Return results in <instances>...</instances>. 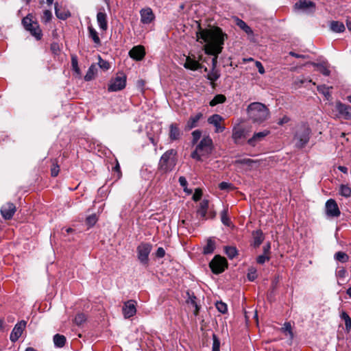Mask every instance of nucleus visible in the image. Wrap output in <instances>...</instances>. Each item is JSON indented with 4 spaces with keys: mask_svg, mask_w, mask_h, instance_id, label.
<instances>
[{
    "mask_svg": "<svg viewBox=\"0 0 351 351\" xmlns=\"http://www.w3.org/2000/svg\"><path fill=\"white\" fill-rule=\"evenodd\" d=\"M228 263L226 258L220 255H215L209 263V267L215 274H219L223 272L228 268Z\"/></svg>",
    "mask_w": 351,
    "mask_h": 351,
    "instance_id": "8",
    "label": "nucleus"
},
{
    "mask_svg": "<svg viewBox=\"0 0 351 351\" xmlns=\"http://www.w3.org/2000/svg\"><path fill=\"white\" fill-rule=\"evenodd\" d=\"M257 277L256 271L254 269H252L247 274V278L250 281H254Z\"/></svg>",
    "mask_w": 351,
    "mask_h": 351,
    "instance_id": "61",
    "label": "nucleus"
},
{
    "mask_svg": "<svg viewBox=\"0 0 351 351\" xmlns=\"http://www.w3.org/2000/svg\"><path fill=\"white\" fill-rule=\"evenodd\" d=\"M224 251L230 259H233L238 254V250L234 246H226Z\"/></svg>",
    "mask_w": 351,
    "mask_h": 351,
    "instance_id": "35",
    "label": "nucleus"
},
{
    "mask_svg": "<svg viewBox=\"0 0 351 351\" xmlns=\"http://www.w3.org/2000/svg\"><path fill=\"white\" fill-rule=\"evenodd\" d=\"M51 176L52 177H56L60 171V166L58 165L57 159H53L51 160Z\"/></svg>",
    "mask_w": 351,
    "mask_h": 351,
    "instance_id": "41",
    "label": "nucleus"
},
{
    "mask_svg": "<svg viewBox=\"0 0 351 351\" xmlns=\"http://www.w3.org/2000/svg\"><path fill=\"white\" fill-rule=\"evenodd\" d=\"M310 64L317 67V70L324 75L328 76L330 74V70L324 64L315 62H311Z\"/></svg>",
    "mask_w": 351,
    "mask_h": 351,
    "instance_id": "42",
    "label": "nucleus"
},
{
    "mask_svg": "<svg viewBox=\"0 0 351 351\" xmlns=\"http://www.w3.org/2000/svg\"><path fill=\"white\" fill-rule=\"evenodd\" d=\"M223 121L224 119L218 114H213L208 118V123L215 126L216 133H221L224 131L225 127L221 124Z\"/></svg>",
    "mask_w": 351,
    "mask_h": 351,
    "instance_id": "10",
    "label": "nucleus"
},
{
    "mask_svg": "<svg viewBox=\"0 0 351 351\" xmlns=\"http://www.w3.org/2000/svg\"><path fill=\"white\" fill-rule=\"evenodd\" d=\"M329 26L330 30L335 33H342L346 29L344 24L338 21H332Z\"/></svg>",
    "mask_w": 351,
    "mask_h": 351,
    "instance_id": "26",
    "label": "nucleus"
},
{
    "mask_svg": "<svg viewBox=\"0 0 351 351\" xmlns=\"http://www.w3.org/2000/svg\"><path fill=\"white\" fill-rule=\"evenodd\" d=\"M209 202L207 199H204L200 202L199 207L197 209V213L202 219H206L207 210L208 208Z\"/></svg>",
    "mask_w": 351,
    "mask_h": 351,
    "instance_id": "27",
    "label": "nucleus"
},
{
    "mask_svg": "<svg viewBox=\"0 0 351 351\" xmlns=\"http://www.w3.org/2000/svg\"><path fill=\"white\" fill-rule=\"evenodd\" d=\"M252 239L253 241L252 245L255 248L258 247L265 239L263 231L260 229L253 231Z\"/></svg>",
    "mask_w": 351,
    "mask_h": 351,
    "instance_id": "23",
    "label": "nucleus"
},
{
    "mask_svg": "<svg viewBox=\"0 0 351 351\" xmlns=\"http://www.w3.org/2000/svg\"><path fill=\"white\" fill-rule=\"evenodd\" d=\"M347 274V271L345 268L341 267L337 271V276L339 278H343L346 277V275Z\"/></svg>",
    "mask_w": 351,
    "mask_h": 351,
    "instance_id": "63",
    "label": "nucleus"
},
{
    "mask_svg": "<svg viewBox=\"0 0 351 351\" xmlns=\"http://www.w3.org/2000/svg\"><path fill=\"white\" fill-rule=\"evenodd\" d=\"M202 196V191L200 189L197 188L195 190V193L193 195V199L195 202L199 201Z\"/></svg>",
    "mask_w": 351,
    "mask_h": 351,
    "instance_id": "58",
    "label": "nucleus"
},
{
    "mask_svg": "<svg viewBox=\"0 0 351 351\" xmlns=\"http://www.w3.org/2000/svg\"><path fill=\"white\" fill-rule=\"evenodd\" d=\"M226 97L225 95L222 94L217 95L214 97V98L210 101L209 104L210 106H215L217 104H223L226 101Z\"/></svg>",
    "mask_w": 351,
    "mask_h": 351,
    "instance_id": "36",
    "label": "nucleus"
},
{
    "mask_svg": "<svg viewBox=\"0 0 351 351\" xmlns=\"http://www.w3.org/2000/svg\"><path fill=\"white\" fill-rule=\"evenodd\" d=\"M52 17V13L50 10H46L43 12V19L45 23L49 22Z\"/></svg>",
    "mask_w": 351,
    "mask_h": 351,
    "instance_id": "60",
    "label": "nucleus"
},
{
    "mask_svg": "<svg viewBox=\"0 0 351 351\" xmlns=\"http://www.w3.org/2000/svg\"><path fill=\"white\" fill-rule=\"evenodd\" d=\"M186 293V302L194 307L193 314L195 316H197L200 310V306L197 303V298L194 293L191 291H187Z\"/></svg>",
    "mask_w": 351,
    "mask_h": 351,
    "instance_id": "16",
    "label": "nucleus"
},
{
    "mask_svg": "<svg viewBox=\"0 0 351 351\" xmlns=\"http://www.w3.org/2000/svg\"><path fill=\"white\" fill-rule=\"evenodd\" d=\"M326 213L330 217H338L341 215L337 202L334 199H329L325 204Z\"/></svg>",
    "mask_w": 351,
    "mask_h": 351,
    "instance_id": "9",
    "label": "nucleus"
},
{
    "mask_svg": "<svg viewBox=\"0 0 351 351\" xmlns=\"http://www.w3.org/2000/svg\"><path fill=\"white\" fill-rule=\"evenodd\" d=\"M86 319V315L81 313H77L75 318H74V323L77 325V326H81Z\"/></svg>",
    "mask_w": 351,
    "mask_h": 351,
    "instance_id": "46",
    "label": "nucleus"
},
{
    "mask_svg": "<svg viewBox=\"0 0 351 351\" xmlns=\"http://www.w3.org/2000/svg\"><path fill=\"white\" fill-rule=\"evenodd\" d=\"M255 65L257 67L259 73H261V74L265 73V71L264 66H263V64L261 62L256 61Z\"/></svg>",
    "mask_w": 351,
    "mask_h": 351,
    "instance_id": "64",
    "label": "nucleus"
},
{
    "mask_svg": "<svg viewBox=\"0 0 351 351\" xmlns=\"http://www.w3.org/2000/svg\"><path fill=\"white\" fill-rule=\"evenodd\" d=\"M282 330L285 332H287L291 338L292 339L293 337V334L292 332L291 325L289 322H285L284 326L282 328Z\"/></svg>",
    "mask_w": 351,
    "mask_h": 351,
    "instance_id": "56",
    "label": "nucleus"
},
{
    "mask_svg": "<svg viewBox=\"0 0 351 351\" xmlns=\"http://www.w3.org/2000/svg\"><path fill=\"white\" fill-rule=\"evenodd\" d=\"M88 30L89 37L90 38H92L93 42L97 45H100L101 40H100V38L99 37V35H98V33L97 32V31L93 28V27L92 25H89L88 27Z\"/></svg>",
    "mask_w": 351,
    "mask_h": 351,
    "instance_id": "30",
    "label": "nucleus"
},
{
    "mask_svg": "<svg viewBox=\"0 0 351 351\" xmlns=\"http://www.w3.org/2000/svg\"><path fill=\"white\" fill-rule=\"evenodd\" d=\"M192 145H195L198 142V141L200 139L202 136V131L199 130H194L192 132Z\"/></svg>",
    "mask_w": 351,
    "mask_h": 351,
    "instance_id": "47",
    "label": "nucleus"
},
{
    "mask_svg": "<svg viewBox=\"0 0 351 351\" xmlns=\"http://www.w3.org/2000/svg\"><path fill=\"white\" fill-rule=\"evenodd\" d=\"M221 223L228 227H230L232 224L230 217H228V208H223L220 213Z\"/></svg>",
    "mask_w": 351,
    "mask_h": 351,
    "instance_id": "32",
    "label": "nucleus"
},
{
    "mask_svg": "<svg viewBox=\"0 0 351 351\" xmlns=\"http://www.w3.org/2000/svg\"><path fill=\"white\" fill-rule=\"evenodd\" d=\"M27 322L24 320H22L19 322H18L12 329L10 339L12 342H16L19 337L23 334V330H25L26 327Z\"/></svg>",
    "mask_w": 351,
    "mask_h": 351,
    "instance_id": "11",
    "label": "nucleus"
},
{
    "mask_svg": "<svg viewBox=\"0 0 351 351\" xmlns=\"http://www.w3.org/2000/svg\"><path fill=\"white\" fill-rule=\"evenodd\" d=\"M33 22L34 21L32 20V16L31 14H27L22 20V24L24 26V27L31 26Z\"/></svg>",
    "mask_w": 351,
    "mask_h": 351,
    "instance_id": "52",
    "label": "nucleus"
},
{
    "mask_svg": "<svg viewBox=\"0 0 351 351\" xmlns=\"http://www.w3.org/2000/svg\"><path fill=\"white\" fill-rule=\"evenodd\" d=\"M295 8L304 11H306L309 9L315 10V3L311 1L299 0L295 3Z\"/></svg>",
    "mask_w": 351,
    "mask_h": 351,
    "instance_id": "22",
    "label": "nucleus"
},
{
    "mask_svg": "<svg viewBox=\"0 0 351 351\" xmlns=\"http://www.w3.org/2000/svg\"><path fill=\"white\" fill-rule=\"evenodd\" d=\"M29 32L36 38V40H38L41 39L43 34L38 24L37 25H34L32 29H29Z\"/></svg>",
    "mask_w": 351,
    "mask_h": 351,
    "instance_id": "39",
    "label": "nucleus"
},
{
    "mask_svg": "<svg viewBox=\"0 0 351 351\" xmlns=\"http://www.w3.org/2000/svg\"><path fill=\"white\" fill-rule=\"evenodd\" d=\"M254 162H256L250 158L239 159L235 161L236 164L246 165L248 166H252V165Z\"/></svg>",
    "mask_w": 351,
    "mask_h": 351,
    "instance_id": "53",
    "label": "nucleus"
},
{
    "mask_svg": "<svg viewBox=\"0 0 351 351\" xmlns=\"http://www.w3.org/2000/svg\"><path fill=\"white\" fill-rule=\"evenodd\" d=\"M98 64L99 67L104 70H108L110 68V64L105 60H103L101 56H99V62Z\"/></svg>",
    "mask_w": 351,
    "mask_h": 351,
    "instance_id": "55",
    "label": "nucleus"
},
{
    "mask_svg": "<svg viewBox=\"0 0 351 351\" xmlns=\"http://www.w3.org/2000/svg\"><path fill=\"white\" fill-rule=\"evenodd\" d=\"M97 21L101 29L106 31L108 29L107 15L105 12H99L97 14Z\"/></svg>",
    "mask_w": 351,
    "mask_h": 351,
    "instance_id": "24",
    "label": "nucleus"
},
{
    "mask_svg": "<svg viewBox=\"0 0 351 351\" xmlns=\"http://www.w3.org/2000/svg\"><path fill=\"white\" fill-rule=\"evenodd\" d=\"M244 130L239 128L234 129L232 132V138L235 143H237L239 140L244 137Z\"/></svg>",
    "mask_w": 351,
    "mask_h": 351,
    "instance_id": "43",
    "label": "nucleus"
},
{
    "mask_svg": "<svg viewBox=\"0 0 351 351\" xmlns=\"http://www.w3.org/2000/svg\"><path fill=\"white\" fill-rule=\"evenodd\" d=\"M340 317L345 322V326H346V332H349L350 331V330H351V318H350V317L345 311H343L341 313Z\"/></svg>",
    "mask_w": 351,
    "mask_h": 351,
    "instance_id": "38",
    "label": "nucleus"
},
{
    "mask_svg": "<svg viewBox=\"0 0 351 351\" xmlns=\"http://www.w3.org/2000/svg\"><path fill=\"white\" fill-rule=\"evenodd\" d=\"M334 258L338 262L345 263L349 261V256L346 252L339 251L335 254Z\"/></svg>",
    "mask_w": 351,
    "mask_h": 351,
    "instance_id": "33",
    "label": "nucleus"
},
{
    "mask_svg": "<svg viewBox=\"0 0 351 351\" xmlns=\"http://www.w3.org/2000/svg\"><path fill=\"white\" fill-rule=\"evenodd\" d=\"M50 49H51L52 53L54 54L55 56L58 55L60 51V45L58 43H56V42L52 43L51 44Z\"/></svg>",
    "mask_w": 351,
    "mask_h": 351,
    "instance_id": "54",
    "label": "nucleus"
},
{
    "mask_svg": "<svg viewBox=\"0 0 351 351\" xmlns=\"http://www.w3.org/2000/svg\"><path fill=\"white\" fill-rule=\"evenodd\" d=\"M71 66L73 70L76 72L77 74L80 73V69L78 66V61L77 58L75 55L71 56Z\"/></svg>",
    "mask_w": 351,
    "mask_h": 351,
    "instance_id": "48",
    "label": "nucleus"
},
{
    "mask_svg": "<svg viewBox=\"0 0 351 351\" xmlns=\"http://www.w3.org/2000/svg\"><path fill=\"white\" fill-rule=\"evenodd\" d=\"M213 351H220V341L215 334L213 335Z\"/></svg>",
    "mask_w": 351,
    "mask_h": 351,
    "instance_id": "50",
    "label": "nucleus"
},
{
    "mask_svg": "<svg viewBox=\"0 0 351 351\" xmlns=\"http://www.w3.org/2000/svg\"><path fill=\"white\" fill-rule=\"evenodd\" d=\"M184 67L191 71H197L202 68V65L197 60L191 58L190 56L186 57Z\"/></svg>",
    "mask_w": 351,
    "mask_h": 351,
    "instance_id": "21",
    "label": "nucleus"
},
{
    "mask_svg": "<svg viewBox=\"0 0 351 351\" xmlns=\"http://www.w3.org/2000/svg\"><path fill=\"white\" fill-rule=\"evenodd\" d=\"M140 14L141 21L143 24L151 23L155 18L152 10L149 8L142 9L140 12Z\"/></svg>",
    "mask_w": 351,
    "mask_h": 351,
    "instance_id": "17",
    "label": "nucleus"
},
{
    "mask_svg": "<svg viewBox=\"0 0 351 351\" xmlns=\"http://www.w3.org/2000/svg\"><path fill=\"white\" fill-rule=\"evenodd\" d=\"M215 306L217 309L223 314H225L228 311L227 304L221 301L217 302Z\"/></svg>",
    "mask_w": 351,
    "mask_h": 351,
    "instance_id": "49",
    "label": "nucleus"
},
{
    "mask_svg": "<svg viewBox=\"0 0 351 351\" xmlns=\"http://www.w3.org/2000/svg\"><path fill=\"white\" fill-rule=\"evenodd\" d=\"M216 247V243L212 239L209 238L207 239L206 245L203 248V254H212Z\"/></svg>",
    "mask_w": 351,
    "mask_h": 351,
    "instance_id": "28",
    "label": "nucleus"
},
{
    "mask_svg": "<svg viewBox=\"0 0 351 351\" xmlns=\"http://www.w3.org/2000/svg\"><path fill=\"white\" fill-rule=\"evenodd\" d=\"M97 73V66L94 64H91L86 72V74L84 76L85 81H90L93 79H94Z\"/></svg>",
    "mask_w": 351,
    "mask_h": 351,
    "instance_id": "29",
    "label": "nucleus"
},
{
    "mask_svg": "<svg viewBox=\"0 0 351 351\" xmlns=\"http://www.w3.org/2000/svg\"><path fill=\"white\" fill-rule=\"evenodd\" d=\"M136 301L133 300H128L123 304L122 311L125 318H130L136 314Z\"/></svg>",
    "mask_w": 351,
    "mask_h": 351,
    "instance_id": "12",
    "label": "nucleus"
},
{
    "mask_svg": "<svg viewBox=\"0 0 351 351\" xmlns=\"http://www.w3.org/2000/svg\"><path fill=\"white\" fill-rule=\"evenodd\" d=\"M213 143L209 136H204L197 145L191 157L197 161H202V157L208 156L213 152Z\"/></svg>",
    "mask_w": 351,
    "mask_h": 351,
    "instance_id": "4",
    "label": "nucleus"
},
{
    "mask_svg": "<svg viewBox=\"0 0 351 351\" xmlns=\"http://www.w3.org/2000/svg\"><path fill=\"white\" fill-rule=\"evenodd\" d=\"M339 193L346 198L351 196V188L348 184H341Z\"/></svg>",
    "mask_w": 351,
    "mask_h": 351,
    "instance_id": "37",
    "label": "nucleus"
},
{
    "mask_svg": "<svg viewBox=\"0 0 351 351\" xmlns=\"http://www.w3.org/2000/svg\"><path fill=\"white\" fill-rule=\"evenodd\" d=\"M317 88L318 92L324 95L327 100L330 99L331 93L330 92V89L332 88V87H328L326 86V85H319L317 86Z\"/></svg>",
    "mask_w": 351,
    "mask_h": 351,
    "instance_id": "34",
    "label": "nucleus"
},
{
    "mask_svg": "<svg viewBox=\"0 0 351 351\" xmlns=\"http://www.w3.org/2000/svg\"><path fill=\"white\" fill-rule=\"evenodd\" d=\"M270 257L265 254L259 255L256 258V262L258 264H264L266 261L269 260Z\"/></svg>",
    "mask_w": 351,
    "mask_h": 351,
    "instance_id": "57",
    "label": "nucleus"
},
{
    "mask_svg": "<svg viewBox=\"0 0 351 351\" xmlns=\"http://www.w3.org/2000/svg\"><path fill=\"white\" fill-rule=\"evenodd\" d=\"M97 220H98V219H97L96 214H93V215L88 216L86 218L85 222H86V224L88 227H93L96 223Z\"/></svg>",
    "mask_w": 351,
    "mask_h": 351,
    "instance_id": "45",
    "label": "nucleus"
},
{
    "mask_svg": "<svg viewBox=\"0 0 351 351\" xmlns=\"http://www.w3.org/2000/svg\"><path fill=\"white\" fill-rule=\"evenodd\" d=\"M53 339L55 346L58 348H62L66 343V337L62 335L56 334Z\"/></svg>",
    "mask_w": 351,
    "mask_h": 351,
    "instance_id": "31",
    "label": "nucleus"
},
{
    "mask_svg": "<svg viewBox=\"0 0 351 351\" xmlns=\"http://www.w3.org/2000/svg\"><path fill=\"white\" fill-rule=\"evenodd\" d=\"M182 133L179 128L178 124L171 123L169 125V138L171 141L179 140Z\"/></svg>",
    "mask_w": 351,
    "mask_h": 351,
    "instance_id": "20",
    "label": "nucleus"
},
{
    "mask_svg": "<svg viewBox=\"0 0 351 351\" xmlns=\"http://www.w3.org/2000/svg\"><path fill=\"white\" fill-rule=\"evenodd\" d=\"M177 151L170 149L166 151L160 157L158 162V170L162 173L171 171L177 163Z\"/></svg>",
    "mask_w": 351,
    "mask_h": 351,
    "instance_id": "5",
    "label": "nucleus"
},
{
    "mask_svg": "<svg viewBox=\"0 0 351 351\" xmlns=\"http://www.w3.org/2000/svg\"><path fill=\"white\" fill-rule=\"evenodd\" d=\"M269 134H270V131L267 130H263V131L259 132H256L254 134L252 137L250 138L247 141V143L250 145L254 147V146H256L257 143L263 141L264 139V138L265 136H267V135H269Z\"/></svg>",
    "mask_w": 351,
    "mask_h": 351,
    "instance_id": "18",
    "label": "nucleus"
},
{
    "mask_svg": "<svg viewBox=\"0 0 351 351\" xmlns=\"http://www.w3.org/2000/svg\"><path fill=\"white\" fill-rule=\"evenodd\" d=\"M202 117L203 114L202 112H198L195 115H191L185 125L184 130L186 131H189L197 127L199 121L202 118Z\"/></svg>",
    "mask_w": 351,
    "mask_h": 351,
    "instance_id": "19",
    "label": "nucleus"
},
{
    "mask_svg": "<svg viewBox=\"0 0 351 351\" xmlns=\"http://www.w3.org/2000/svg\"><path fill=\"white\" fill-rule=\"evenodd\" d=\"M219 188L220 190H228V189H233V186H232V184L229 182H221L219 184Z\"/></svg>",
    "mask_w": 351,
    "mask_h": 351,
    "instance_id": "59",
    "label": "nucleus"
},
{
    "mask_svg": "<svg viewBox=\"0 0 351 351\" xmlns=\"http://www.w3.org/2000/svg\"><path fill=\"white\" fill-rule=\"evenodd\" d=\"M335 108L339 115L346 120H351V106L340 101L336 102Z\"/></svg>",
    "mask_w": 351,
    "mask_h": 351,
    "instance_id": "13",
    "label": "nucleus"
},
{
    "mask_svg": "<svg viewBox=\"0 0 351 351\" xmlns=\"http://www.w3.org/2000/svg\"><path fill=\"white\" fill-rule=\"evenodd\" d=\"M237 25L243 29L246 34H252V30L250 26H248L245 22L239 19L237 22Z\"/></svg>",
    "mask_w": 351,
    "mask_h": 351,
    "instance_id": "44",
    "label": "nucleus"
},
{
    "mask_svg": "<svg viewBox=\"0 0 351 351\" xmlns=\"http://www.w3.org/2000/svg\"><path fill=\"white\" fill-rule=\"evenodd\" d=\"M196 32L197 41L205 43L204 51L206 54L213 56L212 58V69H216L219 54L222 52L225 39L227 35L219 27L202 28L198 23Z\"/></svg>",
    "mask_w": 351,
    "mask_h": 351,
    "instance_id": "1",
    "label": "nucleus"
},
{
    "mask_svg": "<svg viewBox=\"0 0 351 351\" xmlns=\"http://www.w3.org/2000/svg\"><path fill=\"white\" fill-rule=\"evenodd\" d=\"M249 119L254 123L261 124L269 117V110L260 102L251 103L247 108Z\"/></svg>",
    "mask_w": 351,
    "mask_h": 351,
    "instance_id": "3",
    "label": "nucleus"
},
{
    "mask_svg": "<svg viewBox=\"0 0 351 351\" xmlns=\"http://www.w3.org/2000/svg\"><path fill=\"white\" fill-rule=\"evenodd\" d=\"M55 13L57 18L61 20H66L71 16L70 12L67 10L59 8L58 3H55Z\"/></svg>",
    "mask_w": 351,
    "mask_h": 351,
    "instance_id": "25",
    "label": "nucleus"
},
{
    "mask_svg": "<svg viewBox=\"0 0 351 351\" xmlns=\"http://www.w3.org/2000/svg\"><path fill=\"white\" fill-rule=\"evenodd\" d=\"M312 135V130L307 122L302 121L297 124L293 134L295 147L297 149H303L308 143Z\"/></svg>",
    "mask_w": 351,
    "mask_h": 351,
    "instance_id": "2",
    "label": "nucleus"
},
{
    "mask_svg": "<svg viewBox=\"0 0 351 351\" xmlns=\"http://www.w3.org/2000/svg\"><path fill=\"white\" fill-rule=\"evenodd\" d=\"M155 255L157 258H161L165 256V250L163 247H158L155 253Z\"/></svg>",
    "mask_w": 351,
    "mask_h": 351,
    "instance_id": "62",
    "label": "nucleus"
},
{
    "mask_svg": "<svg viewBox=\"0 0 351 351\" xmlns=\"http://www.w3.org/2000/svg\"><path fill=\"white\" fill-rule=\"evenodd\" d=\"M112 171L114 173V177L116 178V180H119L122 176V173L121 171V167L119 162L117 160L115 166L112 168Z\"/></svg>",
    "mask_w": 351,
    "mask_h": 351,
    "instance_id": "51",
    "label": "nucleus"
},
{
    "mask_svg": "<svg viewBox=\"0 0 351 351\" xmlns=\"http://www.w3.org/2000/svg\"><path fill=\"white\" fill-rule=\"evenodd\" d=\"M129 56L135 60H141L145 56L144 47L142 45H137L134 47L129 51Z\"/></svg>",
    "mask_w": 351,
    "mask_h": 351,
    "instance_id": "15",
    "label": "nucleus"
},
{
    "mask_svg": "<svg viewBox=\"0 0 351 351\" xmlns=\"http://www.w3.org/2000/svg\"><path fill=\"white\" fill-rule=\"evenodd\" d=\"M127 77L123 73H117L114 77H112L108 84V92H117L123 90L126 86Z\"/></svg>",
    "mask_w": 351,
    "mask_h": 351,
    "instance_id": "7",
    "label": "nucleus"
},
{
    "mask_svg": "<svg viewBox=\"0 0 351 351\" xmlns=\"http://www.w3.org/2000/svg\"><path fill=\"white\" fill-rule=\"evenodd\" d=\"M16 210V208L13 203L7 202L1 208V213L5 219H10Z\"/></svg>",
    "mask_w": 351,
    "mask_h": 351,
    "instance_id": "14",
    "label": "nucleus"
},
{
    "mask_svg": "<svg viewBox=\"0 0 351 351\" xmlns=\"http://www.w3.org/2000/svg\"><path fill=\"white\" fill-rule=\"evenodd\" d=\"M152 250V245L149 243H141L136 247L137 258L141 265L147 266L149 255Z\"/></svg>",
    "mask_w": 351,
    "mask_h": 351,
    "instance_id": "6",
    "label": "nucleus"
},
{
    "mask_svg": "<svg viewBox=\"0 0 351 351\" xmlns=\"http://www.w3.org/2000/svg\"><path fill=\"white\" fill-rule=\"evenodd\" d=\"M220 77V73L216 69H212L207 75V79L211 82L217 81Z\"/></svg>",
    "mask_w": 351,
    "mask_h": 351,
    "instance_id": "40",
    "label": "nucleus"
}]
</instances>
